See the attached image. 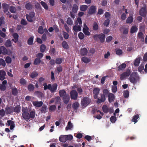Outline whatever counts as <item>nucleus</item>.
Masks as SVG:
<instances>
[{"mask_svg":"<svg viewBox=\"0 0 147 147\" xmlns=\"http://www.w3.org/2000/svg\"><path fill=\"white\" fill-rule=\"evenodd\" d=\"M110 120L111 122L114 123L116 121V118L115 116H112L110 118Z\"/></svg>","mask_w":147,"mask_h":147,"instance_id":"57","label":"nucleus"},{"mask_svg":"<svg viewBox=\"0 0 147 147\" xmlns=\"http://www.w3.org/2000/svg\"><path fill=\"white\" fill-rule=\"evenodd\" d=\"M105 35L102 33L99 35V38L101 42H103L105 40Z\"/></svg>","mask_w":147,"mask_h":147,"instance_id":"32","label":"nucleus"},{"mask_svg":"<svg viewBox=\"0 0 147 147\" xmlns=\"http://www.w3.org/2000/svg\"><path fill=\"white\" fill-rule=\"evenodd\" d=\"M88 6L86 5H83L81 6L80 9L82 11H85L88 8Z\"/></svg>","mask_w":147,"mask_h":147,"instance_id":"46","label":"nucleus"},{"mask_svg":"<svg viewBox=\"0 0 147 147\" xmlns=\"http://www.w3.org/2000/svg\"><path fill=\"white\" fill-rule=\"evenodd\" d=\"M102 109L103 112L106 113H112L113 110L112 107H109L105 105L103 106Z\"/></svg>","mask_w":147,"mask_h":147,"instance_id":"3","label":"nucleus"},{"mask_svg":"<svg viewBox=\"0 0 147 147\" xmlns=\"http://www.w3.org/2000/svg\"><path fill=\"white\" fill-rule=\"evenodd\" d=\"M56 109V107L54 105H52L50 106L49 108V110L50 111H55Z\"/></svg>","mask_w":147,"mask_h":147,"instance_id":"64","label":"nucleus"},{"mask_svg":"<svg viewBox=\"0 0 147 147\" xmlns=\"http://www.w3.org/2000/svg\"><path fill=\"white\" fill-rule=\"evenodd\" d=\"M59 140L62 142H65L67 140L66 137V135L61 136L59 139Z\"/></svg>","mask_w":147,"mask_h":147,"instance_id":"26","label":"nucleus"},{"mask_svg":"<svg viewBox=\"0 0 147 147\" xmlns=\"http://www.w3.org/2000/svg\"><path fill=\"white\" fill-rule=\"evenodd\" d=\"M133 21V18L132 16L129 17L126 21V22L128 24L131 23Z\"/></svg>","mask_w":147,"mask_h":147,"instance_id":"41","label":"nucleus"},{"mask_svg":"<svg viewBox=\"0 0 147 147\" xmlns=\"http://www.w3.org/2000/svg\"><path fill=\"white\" fill-rule=\"evenodd\" d=\"M130 74V70L129 69H127L125 72L121 74L120 79L121 80H124L127 77L129 76Z\"/></svg>","mask_w":147,"mask_h":147,"instance_id":"4","label":"nucleus"},{"mask_svg":"<svg viewBox=\"0 0 147 147\" xmlns=\"http://www.w3.org/2000/svg\"><path fill=\"white\" fill-rule=\"evenodd\" d=\"M138 30L137 27L136 25H134L132 26L130 29L131 33H133L137 32Z\"/></svg>","mask_w":147,"mask_h":147,"instance_id":"21","label":"nucleus"},{"mask_svg":"<svg viewBox=\"0 0 147 147\" xmlns=\"http://www.w3.org/2000/svg\"><path fill=\"white\" fill-rule=\"evenodd\" d=\"M22 117L24 119L26 120H28L30 119L29 114L28 112L26 113H22Z\"/></svg>","mask_w":147,"mask_h":147,"instance_id":"19","label":"nucleus"},{"mask_svg":"<svg viewBox=\"0 0 147 147\" xmlns=\"http://www.w3.org/2000/svg\"><path fill=\"white\" fill-rule=\"evenodd\" d=\"M93 29L94 30H96L98 29V26L97 23L94 22L93 25Z\"/></svg>","mask_w":147,"mask_h":147,"instance_id":"58","label":"nucleus"},{"mask_svg":"<svg viewBox=\"0 0 147 147\" xmlns=\"http://www.w3.org/2000/svg\"><path fill=\"white\" fill-rule=\"evenodd\" d=\"M73 30L76 32L80 31L81 30V28L80 25H75L73 27Z\"/></svg>","mask_w":147,"mask_h":147,"instance_id":"28","label":"nucleus"},{"mask_svg":"<svg viewBox=\"0 0 147 147\" xmlns=\"http://www.w3.org/2000/svg\"><path fill=\"white\" fill-rule=\"evenodd\" d=\"M64 102L66 104H67L70 100L69 96V94H67L62 98Z\"/></svg>","mask_w":147,"mask_h":147,"instance_id":"16","label":"nucleus"},{"mask_svg":"<svg viewBox=\"0 0 147 147\" xmlns=\"http://www.w3.org/2000/svg\"><path fill=\"white\" fill-rule=\"evenodd\" d=\"M41 4L43 6V7L46 10H47L48 9V7L47 6V4L45 3V2L42 1L40 2Z\"/></svg>","mask_w":147,"mask_h":147,"instance_id":"54","label":"nucleus"},{"mask_svg":"<svg viewBox=\"0 0 147 147\" xmlns=\"http://www.w3.org/2000/svg\"><path fill=\"white\" fill-rule=\"evenodd\" d=\"M0 49L2 54L4 55L7 54V51L4 47L1 46L0 47Z\"/></svg>","mask_w":147,"mask_h":147,"instance_id":"30","label":"nucleus"},{"mask_svg":"<svg viewBox=\"0 0 147 147\" xmlns=\"http://www.w3.org/2000/svg\"><path fill=\"white\" fill-rule=\"evenodd\" d=\"M5 45L7 47H10L11 46V43L10 40H7L5 43Z\"/></svg>","mask_w":147,"mask_h":147,"instance_id":"43","label":"nucleus"},{"mask_svg":"<svg viewBox=\"0 0 147 147\" xmlns=\"http://www.w3.org/2000/svg\"><path fill=\"white\" fill-rule=\"evenodd\" d=\"M34 89V86L32 84H30L28 86V90L30 91H32Z\"/></svg>","mask_w":147,"mask_h":147,"instance_id":"61","label":"nucleus"},{"mask_svg":"<svg viewBox=\"0 0 147 147\" xmlns=\"http://www.w3.org/2000/svg\"><path fill=\"white\" fill-rule=\"evenodd\" d=\"M38 32L40 34H42L43 33V28L42 26H39L38 30Z\"/></svg>","mask_w":147,"mask_h":147,"instance_id":"59","label":"nucleus"},{"mask_svg":"<svg viewBox=\"0 0 147 147\" xmlns=\"http://www.w3.org/2000/svg\"><path fill=\"white\" fill-rule=\"evenodd\" d=\"M34 36H32L30 37L28 40V44L29 45H31L33 44V42Z\"/></svg>","mask_w":147,"mask_h":147,"instance_id":"34","label":"nucleus"},{"mask_svg":"<svg viewBox=\"0 0 147 147\" xmlns=\"http://www.w3.org/2000/svg\"><path fill=\"white\" fill-rule=\"evenodd\" d=\"M139 79V77L136 73L134 72L130 75L129 80L131 82L134 84L136 83Z\"/></svg>","mask_w":147,"mask_h":147,"instance_id":"1","label":"nucleus"},{"mask_svg":"<svg viewBox=\"0 0 147 147\" xmlns=\"http://www.w3.org/2000/svg\"><path fill=\"white\" fill-rule=\"evenodd\" d=\"M84 27L83 28V31L85 35H89L90 33L88 31V28L87 26L85 24H84Z\"/></svg>","mask_w":147,"mask_h":147,"instance_id":"14","label":"nucleus"},{"mask_svg":"<svg viewBox=\"0 0 147 147\" xmlns=\"http://www.w3.org/2000/svg\"><path fill=\"white\" fill-rule=\"evenodd\" d=\"M5 18L3 16L0 17V26H1L2 24H5Z\"/></svg>","mask_w":147,"mask_h":147,"instance_id":"49","label":"nucleus"},{"mask_svg":"<svg viewBox=\"0 0 147 147\" xmlns=\"http://www.w3.org/2000/svg\"><path fill=\"white\" fill-rule=\"evenodd\" d=\"M67 23L70 25H72L73 23V21L71 18H68L67 20Z\"/></svg>","mask_w":147,"mask_h":147,"instance_id":"63","label":"nucleus"},{"mask_svg":"<svg viewBox=\"0 0 147 147\" xmlns=\"http://www.w3.org/2000/svg\"><path fill=\"white\" fill-rule=\"evenodd\" d=\"M9 10L11 13H15L16 11V9L14 6H11L9 8Z\"/></svg>","mask_w":147,"mask_h":147,"instance_id":"50","label":"nucleus"},{"mask_svg":"<svg viewBox=\"0 0 147 147\" xmlns=\"http://www.w3.org/2000/svg\"><path fill=\"white\" fill-rule=\"evenodd\" d=\"M126 66V64L123 63L118 67V70L119 71L122 70Z\"/></svg>","mask_w":147,"mask_h":147,"instance_id":"37","label":"nucleus"},{"mask_svg":"<svg viewBox=\"0 0 147 147\" xmlns=\"http://www.w3.org/2000/svg\"><path fill=\"white\" fill-rule=\"evenodd\" d=\"M91 100L88 97H84L81 100V104L82 107H85L90 102Z\"/></svg>","mask_w":147,"mask_h":147,"instance_id":"2","label":"nucleus"},{"mask_svg":"<svg viewBox=\"0 0 147 147\" xmlns=\"http://www.w3.org/2000/svg\"><path fill=\"white\" fill-rule=\"evenodd\" d=\"M147 7L145 5L140 10V15L143 17H145L147 12Z\"/></svg>","mask_w":147,"mask_h":147,"instance_id":"5","label":"nucleus"},{"mask_svg":"<svg viewBox=\"0 0 147 147\" xmlns=\"http://www.w3.org/2000/svg\"><path fill=\"white\" fill-rule=\"evenodd\" d=\"M25 8L27 10H30L32 9V5L30 3H28L26 4Z\"/></svg>","mask_w":147,"mask_h":147,"instance_id":"36","label":"nucleus"},{"mask_svg":"<svg viewBox=\"0 0 147 147\" xmlns=\"http://www.w3.org/2000/svg\"><path fill=\"white\" fill-rule=\"evenodd\" d=\"M88 53L87 49L85 48H83L81 49L80 51V54L82 56L86 55Z\"/></svg>","mask_w":147,"mask_h":147,"instance_id":"22","label":"nucleus"},{"mask_svg":"<svg viewBox=\"0 0 147 147\" xmlns=\"http://www.w3.org/2000/svg\"><path fill=\"white\" fill-rule=\"evenodd\" d=\"M109 91L107 89H104L102 92V94H103L105 96H106L108 95V94H109Z\"/></svg>","mask_w":147,"mask_h":147,"instance_id":"42","label":"nucleus"},{"mask_svg":"<svg viewBox=\"0 0 147 147\" xmlns=\"http://www.w3.org/2000/svg\"><path fill=\"white\" fill-rule=\"evenodd\" d=\"M5 61L7 63H10L11 62V59L9 56H7L6 57Z\"/></svg>","mask_w":147,"mask_h":147,"instance_id":"56","label":"nucleus"},{"mask_svg":"<svg viewBox=\"0 0 147 147\" xmlns=\"http://www.w3.org/2000/svg\"><path fill=\"white\" fill-rule=\"evenodd\" d=\"M13 108L12 107H7L5 109V112L7 114H10L13 111Z\"/></svg>","mask_w":147,"mask_h":147,"instance_id":"17","label":"nucleus"},{"mask_svg":"<svg viewBox=\"0 0 147 147\" xmlns=\"http://www.w3.org/2000/svg\"><path fill=\"white\" fill-rule=\"evenodd\" d=\"M21 107L20 106H17L15 107L13 109V111L15 112L18 113L19 112L20 110Z\"/></svg>","mask_w":147,"mask_h":147,"instance_id":"45","label":"nucleus"},{"mask_svg":"<svg viewBox=\"0 0 147 147\" xmlns=\"http://www.w3.org/2000/svg\"><path fill=\"white\" fill-rule=\"evenodd\" d=\"M6 73L3 70H0V80H3L5 78V76L6 75Z\"/></svg>","mask_w":147,"mask_h":147,"instance_id":"15","label":"nucleus"},{"mask_svg":"<svg viewBox=\"0 0 147 147\" xmlns=\"http://www.w3.org/2000/svg\"><path fill=\"white\" fill-rule=\"evenodd\" d=\"M7 123L10 126V129H13L15 127V124L14 122L11 120H8Z\"/></svg>","mask_w":147,"mask_h":147,"instance_id":"20","label":"nucleus"},{"mask_svg":"<svg viewBox=\"0 0 147 147\" xmlns=\"http://www.w3.org/2000/svg\"><path fill=\"white\" fill-rule=\"evenodd\" d=\"M13 36L14 39H12V40L16 43L18 40V35L17 33H15L13 34Z\"/></svg>","mask_w":147,"mask_h":147,"instance_id":"29","label":"nucleus"},{"mask_svg":"<svg viewBox=\"0 0 147 147\" xmlns=\"http://www.w3.org/2000/svg\"><path fill=\"white\" fill-rule=\"evenodd\" d=\"M18 93V90L16 88H13L12 89V93L13 95L16 96L17 95Z\"/></svg>","mask_w":147,"mask_h":147,"instance_id":"51","label":"nucleus"},{"mask_svg":"<svg viewBox=\"0 0 147 147\" xmlns=\"http://www.w3.org/2000/svg\"><path fill=\"white\" fill-rule=\"evenodd\" d=\"M41 60L38 58H36L34 61V64L35 65H38L39 64Z\"/></svg>","mask_w":147,"mask_h":147,"instance_id":"53","label":"nucleus"},{"mask_svg":"<svg viewBox=\"0 0 147 147\" xmlns=\"http://www.w3.org/2000/svg\"><path fill=\"white\" fill-rule=\"evenodd\" d=\"M34 98L32 96H27L25 97V100L27 101H32V100H33Z\"/></svg>","mask_w":147,"mask_h":147,"instance_id":"48","label":"nucleus"},{"mask_svg":"<svg viewBox=\"0 0 147 147\" xmlns=\"http://www.w3.org/2000/svg\"><path fill=\"white\" fill-rule=\"evenodd\" d=\"M108 101L109 102H113L115 99V95L112 93H110L108 96Z\"/></svg>","mask_w":147,"mask_h":147,"instance_id":"11","label":"nucleus"},{"mask_svg":"<svg viewBox=\"0 0 147 147\" xmlns=\"http://www.w3.org/2000/svg\"><path fill=\"white\" fill-rule=\"evenodd\" d=\"M2 7L4 9V11L6 13L8 11L9 7V5L5 3H4L2 4Z\"/></svg>","mask_w":147,"mask_h":147,"instance_id":"18","label":"nucleus"},{"mask_svg":"<svg viewBox=\"0 0 147 147\" xmlns=\"http://www.w3.org/2000/svg\"><path fill=\"white\" fill-rule=\"evenodd\" d=\"M70 96L71 99L76 100L77 99L78 93L76 90H72L70 92Z\"/></svg>","mask_w":147,"mask_h":147,"instance_id":"6","label":"nucleus"},{"mask_svg":"<svg viewBox=\"0 0 147 147\" xmlns=\"http://www.w3.org/2000/svg\"><path fill=\"white\" fill-rule=\"evenodd\" d=\"M32 103L34 106L36 107H41L43 104V102L42 101H32Z\"/></svg>","mask_w":147,"mask_h":147,"instance_id":"13","label":"nucleus"},{"mask_svg":"<svg viewBox=\"0 0 147 147\" xmlns=\"http://www.w3.org/2000/svg\"><path fill=\"white\" fill-rule=\"evenodd\" d=\"M81 60L84 63H87L89 62L91 59L90 58L84 57L81 58Z\"/></svg>","mask_w":147,"mask_h":147,"instance_id":"27","label":"nucleus"},{"mask_svg":"<svg viewBox=\"0 0 147 147\" xmlns=\"http://www.w3.org/2000/svg\"><path fill=\"white\" fill-rule=\"evenodd\" d=\"M73 125L71 121H69L68 123V124L65 128L66 130L71 129L73 128Z\"/></svg>","mask_w":147,"mask_h":147,"instance_id":"24","label":"nucleus"},{"mask_svg":"<svg viewBox=\"0 0 147 147\" xmlns=\"http://www.w3.org/2000/svg\"><path fill=\"white\" fill-rule=\"evenodd\" d=\"M78 9V7L76 4L73 5L72 7V11L74 13H76Z\"/></svg>","mask_w":147,"mask_h":147,"instance_id":"39","label":"nucleus"},{"mask_svg":"<svg viewBox=\"0 0 147 147\" xmlns=\"http://www.w3.org/2000/svg\"><path fill=\"white\" fill-rule=\"evenodd\" d=\"M138 36L139 38L142 39L143 40H144V34L142 32L139 31L138 34Z\"/></svg>","mask_w":147,"mask_h":147,"instance_id":"35","label":"nucleus"},{"mask_svg":"<svg viewBox=\"0 0 147 147\" xmlns=\"http://www.w3.org/2000/svg\"><path fill=\"white\" fill-rule=\"evenodd\" d=\"M51 84H49L48 85L46 83H45L43 84V86H44L43 88L45 90H46L47 89H48L49 90L50 86Z\"/></svg>","mask_w":147,"mask_h":147,"instance_id":"31","label":"nucleus"},{"mask_svg":"<svg viewBox=\"0 0 147 147\" xmlns=\"http://www.w3.org/2000/svg\"><path fill=\"white\" fill-rule=\"evenodd\" d=\"M79 105V103L78 102H76L74 103L72 105V107L74 109H77Z\"/></svg>","mask_w":147,"mask_h":147,"instance_id":"44","label":"nucleus"},{"mask_svg":"<svg viewBox=\"0 0 147 147\" xmlns=\"http://www.w3.org/2000/svg\"><path fill=\"white\" fill-rule=\"evenodd\" d=\"M20 83L21 84L24 85L26 84V81L25 79L23 78H22L20 80Z\"/></svg>","mask_w":147,"mask_h":147,"instance_id":"60","label":"nucleus"},{"mask_svg":"<svg viewBox=\"0 0 147 147\" xmlns=\"http://www.w3.org/2000/svg\"><path fill=\"white\" fill-rule=\"evenodd\" d=\"M59 93L60 96L62 98L68 94H66V92L64 90H60L59 91Z\"/></svg>","mask_w":147,"mask_h":147,"instance_id":"23","label":"nucleus"},{"mask_svg":"<svg viewBox=\"0 0 147 147\" xmlns=\"http://www.w3.org/2000/svg\"><path fill=\"white\" fill-rule=\"evenodd\" d=\"M139 118V116L138 115H136L133 117L132 119V121L135 122V123H136L138 121L137 119Z\"/></svg>","mask_w":147,"mask_h":147,"instance_id":"52","label":"nucleus"},{"mask_svg":"<svg viewBox=\"0 0 147 147\" xmlns=\"http://www.w3.org/2000/svg\"><path fill=\"white\" fill-rule=\"evenodd\" d=\"M38 75V73L36 72L33 71L30 74V76L32 78H34L37 76Z\"/></svg>","mask_w":147,"mask_h":147,"instance_id":"55","label":"nucleus"},{"mask_svg":"<svg viewBox=\"0 0 147 147\" xmlns=\"http://www.w3.org/2000/svg\"><path fill=\"white\" fill-rule=\"evenodd\" d=\"M96 6L94 5L91 6L88 10V14L91 15L95 13L96 11Z\"/></svg>","mask_w":147,"mask_h":147,"instance_id":"9","label":"nucleus"},{"mask_svg":"<svg viewBox=\"0 0 147 147\" xmlns=\"http://www.w3.org/2000/svg\"><path fill=\"white\" fill-rule=\"evenodd\" d=\"M62 47L65 49H67L69 48V46L67 43L65 41H63L62 43Z\"/></svg>","mask_w":147,"mask_h":147,"instance_id":"33","label":"nucleus"},{"mask_svg":"<svg viewBox=\"0 0 147 147\" xmlns=\"http://www.w3.org/2000/svg\"><path fill=\"white\" fill-rule=\"evenodd\" d=\"M100 91L99 88H95L94 89L93 92L94 95L93 96L94 99L98 98V95Z\"/></svg>","mask_w":147,"mask_h":147,"instance_id":"10","label":"nucleus"},{"mask_svg":"<svg viewBox=\"0 0 147 147\" xmlns=\"http://www.w3.org/2000/svg\"><path fill=\"white\" fill-rule=\"evenodd\" d=\"M57 85L56 83L53 84H51L49 90L51 93H54L56 92L57 89Z\"/></svg>","mask_w":147,"mask_h":147,"instance_id":"8","label":"nucleus"},{"mask_svg":"<svg viewBox=\"0 0 147 147\" xmlns=\"http://www.w3.org/2000/svg\"><path fill=\"white\" fill-rule=\"evenodd\" d=\"M97 103H100L104 102L106 100V96L102 93L100 94V97L99 98L98 97Z\"/></svg>","mask_w":147,"mask_h":147,"instance_id":"7","label":"nucleus"},{"mask_svg":"<svg viewBox=\"0 0 147 147\" xmlns=\"http://www.w3.org/2000/svg\"><path fill=\"white\" fill-rule=\"evenodd\" d=\"M35 111H31L29 114L30 118L34 119L35 117Z\"/></svg>","mask_w":147,"mask_h":147,"instance_id":"40","label":"nucleus"},{"mask_svg":"<svg viewBox=\"0 0 147 147\" xmlns=\"http://www.w3.org/2000/svg\"><path fill=\"white\" fill-rule=\"evenodd\" d=\"M7 84V80H4L2 82V84H0V89L1 91H4L6 89Z\"/></svg>","mask_w":147,"mask_h":147,"instance_id":"12","label":"nucleus"},{"mask_svg":"<svg viewBox=\"0 0 147 147\" xmlns=\"http://www.w3.org/2000/svg\"><path fill=\"white\" fill-rule=\"evenodd\" d=\"M140 57H138L135 59L134 62V64L135 66H138L140 63Z\"/></svg>","mask_w":147,"mask_h":147,"instance_id":"25","label":"nucleus"},{"mask_svg":"<svg viewBox=\"0 0 147 147\" xmlns=\"http://www.w3.org/2000/svg\"><path fill=\"white\" fill-rule=\"evenodd\" d=\"M63 59L61 58H57L56 60V63L58 64H60L62 62Z\"/></svg>","mask_w":147,"mask_h":147,"instance_id":"62","label":"nucleus"},{"mask_svg":"<svg viewBox=\"0 0 147 147\" xmlns=\"http://www.w3.org/2000/svg\"><path fill=\"white\" fill-rule=\"evenodd\" d=\"M47 106L46 105H43L40 109V111L42 113H45L47 112Z\"/></svg>","mask_w":147,"mask_h":147,"instance_id":"38","label":"nucleus"},{"mask_svg":"<svg viewBox=\"0 0 147 147\" xmlns=\"http://www.w3.org/2000/svg\"><path fill=\"white\" fill-rule=\"evenodd\" d=\"M46 49V47L45 45L43 44H42L41 45L40 50L41 52L43 53L45 51Z\"/></svg>","mask_w":147,"mask_h":147,"instance_id":"47","label":"nucleus"}]
</instances>
